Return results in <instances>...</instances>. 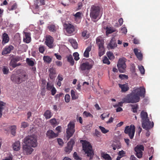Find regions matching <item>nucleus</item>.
Here are the masks:
<instances>
[{
	"label": "nucleus",
	"instance_id": "nucleus-1",
	"mask_svg": "<svg viewBox=\"0 0 160 160\" xmlns=\"http://www.w3.org/2000/svg\"><path fill=\"white\" fill-rule=\"evenodd\" d=\"M140 117L141 118L142 126L144 129L148 130L153 127V122H151L150 121L147 112L144 110L142 111L140 113Z\"/></svg>",
	"mask_w": 160,
	"mask_h": 160
},
{
	"label": "nucleus",
	"instance_id": "nucleus-2",
	"mask_svg": "<svg viewBox=\"0 0 160 160\" xmlns=\"http://www.w3.org/2000/svg\"><path fill=\"white\" fill-rule=\"evenodd\" d=\"M80 142L82 143L83 150L87 154V156L91 157L93 154V151L90 143L84 140H81Z\"/></svg>",
	"mask_w": 160,
	"mask_h": 160
},
{
	"label": "nucleus",
	"instance_id": "nucleus-3",
	"mask_svg": "<svg viewBox=\"0 0 160 160\" xmlns=\"http://www.w3.org/2000/svg\"><path fill=\"white\" fill-rule=\"evenodd\" d=\"M124 98L126 103H135L139 102L140 100V97L138 95H136L133 91L130 94L127 95Z\"/></svg>",
	"mask_w": 160,
	"mask_h": 160
},
{
	"label": "nucleus",
	"instance_id": "nucleus-4",
	"mask_svg": "<svg viewBox=\"0 0 160 160\" xmlns=\"http://www.w3.org/2000/svg\"><path fill=\"white\" fill-rule=\"evenodd\" d=\"M23 142L26 145L35 148L37 146V140L33 136H28L26 137L23 139Z\"/></svg>",
	"mask_w": 160,
	"mask_h": 160
},
{
	"label": "nucleus",
	"instance_id": "nucleus-5",
	"mask_svg": "<svg viewBox=\"0 0 160 160\" xmlns=\"http://www.w3.org/2000/svg\"><path fill=\"white\" fill-rule=\"evenodd\" d=\"M27 76L25 74L20 75L12 74L11 77L12 81L18 84H19L27 79Z\"/></svg>",
	"mask_w": 160,
	"mask_h": 160
},
{
	"label": "nucleus",
	"instance_id": "nucleus-6",
	"mask_svg": "<svg viewBox=\"0 0 160 160\" xmlns=\"http://www.w3.org/2000/svg\"><path fill=\"white\" fill-rule=\"evenodd\" d=\"M94 63V62L92 59H88L85 62L80 65V68L82 71L89 72L92 68Z\"/></svg>",
	"mask_w": 160,
	"mask_h": 160
},
{
	"label": "nucleus",
	"instance_id": "nucleus-7",
	"mask_svg": "<svg viewBox=\"0 0 160 160\" xmlns=\"http://www.w3.org/2000/svg\"><path fill=\"white\" fill-rule=\"evenodd\" d=\"M100 7L95 5L92 6L90 13V17L93 19H96L98 18L100 14Z\"/></svg>",
	"mask_w": 160,
	"mask_h": 160
},
{
	"label": "nucleus",
	"instance_id": "nucleus-8",
	"mask_svg": "<svg viewBox=\"0 0 160 160\" xmlns=\"http://www.w3.org/2000/svg\"><path fill=\"white\" fill-rule=\"evenodd\" d=\"M135 131V127L132 124L130 126H126L124 129V132L128 135L131 139L133 138Z\"/></svg>",
	"mask_w": 160,
	"mask_h": 160
},
{
	"label": "nucleus",
	"instance_id": "nucleus-9",
	"mask_svg": "<svg viewBox=\"0 0 160 160\" xmlns=\"http://www.w3.org/2000/svg\"><path fill=\"white\" fill-rule=\"evenodd\" d=\"M75 123L73 122H70L68 125L66 133L67 138L68 139L73 135L75 132Z\"/></svg>",
	"mask_w": 160,
	"mask_h": 160
},
{
	"label": "nucleus",
	"instance_id": "nucleus-10",
	"mask_svg": "<svg viewBox=\"0 0 160 160\" xmlns=\"http://www.w3.org/2000/svg\"><path fill=\"white\" fill-rule=\"evenodd\" d=\"M63 26L66 32L69 35L75 32V28L72 24L68 22H65Z\"/></svg>",
	"mask_w": 160,
	"mask_h": 160
},
{
	"label": "nucleus",
	"instance_id": "nucleus-11",
	"mask_svg": "<svg viewBox=\"0 0 160 160\" xmlns=\"http://www.w3.org/2000/svg\"><path fill=\"white\" fill-rule=\"evenodd\" d=\"M117 67L120 72L123 73L125 72L126 68V65L124 58L119 59L117 64Z\"/></svg>",
	"mask_w": 160,
	"mask_h": 160
},
{
	"label": "nucleus",
	"instance_id": "nucleus-12",
	"mask_svg": "<svg viewBox=\"0 0 160 160\" xmlns=\"http://www.w3.org/2000/svg\"><path fill=\"white\" fill-rule=\"evenodd\" d=\"M54 38L50 35H47L45 38L44 43L49 48H52L54 46Z\"/></svg>",
	"mask_w": 160,
	"mask_h": 160
},
{
	"label": "nucleus",
	"instance_id": "nucleus-13",
	"mask_svg": "<svg viewBox=\"0 0 160 160\" xmlns=\"http://www.w3.org/2000/svg\"><path fill=\"white\" fill-rule=\"evenodd\" d=\"M134 150L136 152V156L139 158H142V151L144 150V147L143 145H137L135 148Z\"/></svg>",
	"mask_w": 160,
	"mask_h": 160
},
{
	"label": "nucleus",
	"instance_id": "nucleus-14",
	"mask_svg": "<svg viewBox=\"0 0 160 160\" xmlns=\"http://www.w3.org/2000/svg\"><path fill=\"white\" fill-rule=\"evenodd\" d=\"M133 91L136 95H138L139 97H140L143 98L145 97L146 91L144 87H141L139 88H134Z\"/></svg>",
	"mask_w": 160,
	"mask_h": 160
},
{
	"label": "nucleus",
	"instance_id": "nucleus-15",
	"mask_svg": "<svg viewBox=\"0 0 160 160\" xmlns=\"http://www.w3.org/2000/svg\"><path fill=\"white\" fill-rule=\"evenodd\" d=\"M32 148L33 147L31 146L25 144H24L23 146L24 153L27 155L31 154L34 150Z\"/></svg>",
	"mask_w": 160,
	"mask_h": 160
},
{
	"label": "nucleus",
	"instance_id": "nucleus-16",
	"mask_svg": "<svg viewBox=\"0 0 160 160\" xmlns=\"http://www.w3.org/2000/svg\"><path fill=\"white\" fill-rule=\"evenodd\" d=\"M75 142L73 140H71L68 143L67 146L65 148V151L67 153H69L72 150L73 145Z\"/></svg>",
	"mask_w": 160,
	"mask_h": 160
},
{
	"label": "nucleus",
	"instance_id": "nucleus-17",
	"mask_svg": "<svg viewBox=\"0 0 160 160\" xmlns=\"http://www.w3.org/2000/svg\"><path fill=\"white\" fill-rule=\"evenodd\" d=\"M46 135L48 139H51L57 137L58 133H55L52 130H49L47 132Z\"/></svg>",
	"mask_w": 160,
	"mask_h": 160
},
{
	"label": "nucleus",
	"instance_id": "nucleus-18",
	"mask_svg": "<svg viewBox=\"0 0 160 160\" xmlns=\"http://www.w3.org/2000/svg\"><path fill=\"white\" fill-rule=\"evenodd\" d=\"M14 47L12 45L6 46L2 52V55L8 54L10 53L11 51L13 50Z\"/></svg>",
	"mask_w": 160,
	"mask_h": 160
},
{
	"label": "nucleus",
	"instance_id": "nucleus-19",
	"mask_svg": "<svg viewBox=\"0 0 160 160\" xmlns=\"http://www.w3.org/2000/svg\"><path fill=\"white\" fill-rule=\"evenodd\" d=\"M117 46L116 39L115 38H113L111 40L110 43L108 45L107 47L109 49H112L116 47Z\"/></svg>",
	"mask_w": 160,
	"mask_h": 160
},
{
	"label": "nucleus",
	"instance_id": "nucleus-20",
	"mask_svg": "<svg viewBox=\"0 0 160 160\" xmlns=\"http://www.w3.org/2000/svg\"><path fill=\"white\" fill-rule=\"evenodd\" d=\"M118 85L121 89L122 92H126L129 90V87L128 85V84L127 83L123 84L119 83Z\"/></svg>",
	"mask_w": 160,
	"mask_h": 160
},
{
	"label": "nucleus",
	"instance_id": "nucleus-21",
	"mask_svg": "<svg viewBox=\"0 0 160 160\" xmlns=\"http://www.w3.org/2000/svg\"><path fill=\"white\" fill-rule=\"evenodd\" d=\"M12 148L15 151H19L21 148L20 142L18 141H15L12 144Z\"/></svg>",
	"mask_w": 160,
	"mask_h": 160
},
{
	"label": "nucleus",
	"instance_id": "nucleus-22",
	"mask_svg": "<svg viewBox=\"0 0 160 160\" xmlns=\"http://www.w3.org/2000/svg\"><path fill=\"white\" fill-rule=\"evenodd\" d=\"M96 42L98 48L104 47V41L101 37H98L96 39Z\"/></svg>",
	"mask_w": 160,
	"mask_h": 160
},
{
	"label": "nucleus",
	"instance_id": "nucleus-23",
	"mask_svg": "<svg viewBox=\"0 0 160 160\" xmlns=\"http://www.w3.org/2000/svg\"><path fill=\"white\" fill-rule=\"evenodd\" d=\"M31 40L30 35L29 33L24 32V36L23 37V41L27 43H29Z\"/></svg>",
	"mask_w": 160,
	"mask_h": 160
},
{
	"label": "nucleus",
	"instance_id": "nucleus-24",
	"mask_svg": "<svg viewBox=\"0 0 160 160\" xmlns=\"http://www.w3.org/2000/svg\"><path fill=\"white\" fill-rule=\"evenodd\" d=\"M133 51L135 55L138 60H142V55L140 51L139 52L137 48H134Z\"/></svg>",
	"mask_w": 160,
	"mask_h": 160
},
{
	"label": "nucleus",
	"instance_id": "nucleus-25",
	"mask_svg": "<svg viewBox=\"0 0 160 160\" xmlns=\"http://www.w3.org/2000/svg\"><path fill=\"white\" fill-rule=\"evenodd\" d=\"M2 43L3 44H5L8 42L9 41V38L7 34L6 33H4L2 34Z\"/></svg>",
	"mask_w": 160,
	"mask_h": 160
},
{
	"label": "nucleus",
	"instance_id": "nucleus-26",
	"mask_svg": "<svg viewBox=\"0 0 160 160\" xmlns=\"http://www.w3.org/2000/svg\"><path fill=\"white\" fill-rule=\"evenodd\" d=\"M48 28L50 32L54 33L56 32L57 30V26L54 24L49 25L48 27Z\"/></svg>",
	"mask_w": 160,
	"mask_h": 160
},
{
	"label": "nucleus",
	"instance_id": "nucleus-27",
	"mask_svg": "<svg viewBox=\"0 0 160 160\" xmlns=\"http://www.w3.org/2000/svg\"><path fill=\"white\" fill-rule=\"evenodd\" d=\"M49 76L51 79H53L55 77L56 70L53 68H50L49 70Z\"/></svg>",
	"mask_w": 160,
	"mask_h": 160
},
{
	"label": "nucleus",
	"instance_id": "nucleus-28",
	"mask_svg": "<svg viewBox=\"0 0 160 160\" xmlns=\"http://www.w3.org/2000/svg\"><path fill=\"white\" fill-rule=\"evenodd\" d=\"M91 46H88L86 49L84 53V56L86 58H88L89 57V52L91 50Z\"/></svg>",
	"mask_w": 160,
	"mask_h": 160
},
{
	"label": "nucleus",
	"instance_id": "nucleus-29",
	"mask_svg": "<svg viewBox=\"0 0 160 160\" xmlns=\"http://www.w3.org/2000/svg\"><path fill=\"white\" fill-rule=\"evenodd\" d=\"M71 96L72 100H75L78 98V93L76 92L73 90L71 91Z\"/></svg>",
	"mask_w": 160,
	"mask_h": 160
},
{
	"label": "nucleus",
	"instance_id": "nucleus-30",
	"mask_svg": "<svg viewBox=\"0 0 160 160\" xmlns=\"http://www.w3.org/2000/svg\"><path fill=\"white\" fill-rule=\"evenodd\" d=\"M44 116L46 119H48L52 116L51 112L49 110H46L44 113Z\"/></svg>",
	"mask_w": 160,
	"mask_h": 160
},
{
	"label": "nucleus",
	"instance_id": "nucleus-31",
	"mask_svg": "<svg viewBox=\"0 0 160 160\" xmlns=\"http://www.w3.org/2000/svg\"><path fill=\"white\" fill-rule=\"evenodd\" d=\"M43 59L44 62L48 63H50L52 60V58L48 56H44Z\"/></svg>",
	"mask_w": 160,
	"mask_h": 160
},
{
	"label": "nucleus",
	"instance_id": "nucleus-32",
	"mask_svg": "<svg viewBox=\"0 0 160 160\" xmlns=\"http://www.w3.org/2000/svg\"><path fill=\"white\" fill-rule=\"evenodd\" d=\"M81 13L80 12H77L74 15L75 17V20L78 23H79L80 21H78V20H80L81 18Z\"/></svg>",
	"mask_w": 160,
	"mask_h": 160
},
{
	"label": "nucleus",
	"instance_id": "nucleus-33",
	"mask_svg": "<svg viewBox=\"0 0 160 160\" xmlns=\"http://www.w3.org/2000/svg\"><path fill=\"white\" fill-rule=\"evenodd\" d=\"M6 103L2 101H0V118L1 117L2 115V111L5 108Z\"/></svg>",
	"mask_w": 160,
	"mask_h": 160
},
{
	"label": "nucleus",
	"instance_id": "nucleus-34",
	"mask_svg": "<svg viewBox=\"0 0 160 160\" xmlns=\"http://www.w3.org/2000/svg\"><path fill=\"white\" fill-rule=\"evenodd\" d=\"M105 52L104 47L98 48V55L99 57L102 56L104 54Z\"/></svg>",
	"mask_w": 160,
	"mask_h": 160
},
{
	"label": "nucleus",
	"instance_id": "nucleus-35",
	"mask_svg": "<svg viewBox=\"0 0 160 160\" xmlns=\"http://www.w3.org/2000/svg\"><path fill=\"white\" fill-rule=\"evenodd\" d=\"M69 41L74 49L77 48L78 47V43L75 40L73 39H70L69 40Z\"/></svg>",
	"mask_w": 160,
	"mask_h": 160
},
{
	"label": "nucleus",
	"instance_id": "nucleus-36",
	"mask_svg": "<svg viewBox=\"0 0 160 160\" xmlns=\"http://www.w3.org/2000/svg\"><path fill=\"white\" fill-rule=\"evenodd\" d=\"M67 61L70 63L71 65H73L74 63V61L72 56L70 55L67 57Z\"/></svg>",
	"mask_w": 160,
	"mask_h": 160
},
{
	"label": "nucleus",
	"instance_id": "nucleus-37",
	"mask_svg": "<svg viewBox=\"0 0 160 160\" xmlns=\"http://www.w3.org/2000/svg\"><path fill=\"white\" fill-rule=\"evenodd\" d=\"M103 158L106 160H111L112 158L110 155L107 153H103L102 154Z\"/></svg>",
	"mask_w": 160,
	"mask_h": 160
},
{
	"label": "nucleus",
	"instance_id": "nucleus-38",
	"mask_svg": "<svg viewBox=\"0 0 160 160\" xmlns=\"http://www.w3.org/2000/svg\"><path fill=\"white\" fill-rule=\"evenodd\" d=\"M11 65L12 66L13 68H15L17 66L20 65V64H17L16 62L13 59L11 60L10 62Z\"/></svg>",
	"mask_w": 160,
	"mask_h": 160
},
{
	"label": "nucleus",
	"instance_id": "nucleus-39",
	"mask_svg": "<svg viewBox=\"0 0 160 160\" xmlns=\"http://www.w3.org/2000/svg\"><path fill=\"white\" fill-rule=\"evenodd\" d=\"M130 105L132 107V112L134 113L137 112L138 108V105L137 104L135 105L131 104Z\"/></svg>",
	"mask_w": 160,
	"mask_h": 160
},
{
	"label": "nucleus",
	"instance_id": "nucleus-40",
	"mask_svg": "<svg viewBox=\"0 0 160 160\" xmlns=\"http://www.w3.org/2000/svg\"><path fill=\"white\" fill-rule=\"evenodd\" d=\"M26 62L28 65L32 67L34 65V63L33 61L29 58H27Z\"/></svg>",
	"mask_w": 160,
	"mask_h": 160
},
{
	"label": "nucleus",
	"instance_id": "nucleus-41",
	"mask_svg": "<svg viewBox=\"0 0 160 160\" xmlns=\"http://www.w3.org/2000/svg\"><path fill=\"white\" fill-rule=\"evenodd\" d=\"M45 50V48L44 46L40 45L38 48L39 52L41 53H43Z\"/></svg>",
	"mask_w": 160,
	"mask_h": 160
},
{
	"label": "nucleus",
	"instance_id": "nucleus-42",
	"mask_svg": "<svg viewBox=\"0 0 160 160\" xmlns=\"http://www.w3.org/2000/svg\"><path fill=\"white\" fill-rule=\"evenodd\" d=\"M2 71L4 74H8L9 72V69L7 67L3 66L2 69Z\"/></svg>",
	"mask_w": 160,
	"mask_h": 160
},
{
	"label": "nucleus",
	"instance_id": "nucleus-43",
	"mask_svg": "<svg viewBox=\"0 0 160 160\" xmlns=\"http://www.w3.org/2000/svg\"><path fill=\"white\" fill-rule=\"evenodd\" d=\"M16 129V127L15 126H13L11 127V133L12 134L13 136H15V135Z\"/></svg>",
	"mask_w": 160,
	"mask_h": 160
},
{
	"label": "nucleus",
	"instance_id": "nucleus-44",
	"mask_svg": "<svg viewBox=\"0 0 160 160\" xmlns=\"http://www.w3.org/2000/svg\"><path fill=\"white\" fill-rule=\"evenodd\" d=\"M107 55L110 59L112 60L114 59V57L112 52H108Z\"/></svg>",
	"mask_w": 160,
	"mask_h": 160
},
{
	"label": "nucleus",
	"instance_id": "nucleus-45",
	"mask_svg": "<svg viewBox=\"0 0 160 160\" xmlns=\"http://www.w3.org/2000/svg\"><path fill=\"white\" fill-rule=\"evenodd\" d=\"M99 128L101 130L102 132L103 133L105 134L109 132V130H108L106 129L104 127H103L99 126Z\"/></svg>",
	"mask_w": 160,
	"mask_h": 160
},
{
	"label": "nucleus",
	"instance_id": "nucleus-46",
	"mask_svg": "<svg viewBox=\"0 0 160 160\" xmlns=\"http://www.w3.org/2000/svg\"><path fill=\"white\" fill-rule=\"evenodd\" d=\"M138 69L142 74H144L145 73V69L142 66H138Z\"/></svg>",
	"mask_w": 160,
	"mask_h": 160
},
{
	"label": "nucleus",
	"instance_id": "nucleus-47",
	"mask_svg": "<svg viewBox=\"0 0 160 160\" xmlns=\"http://www.w3.org/2000/svg\"><path fill=\"white\" fill-rule=\"evenodd\" d=\"M106 33L107 34L111 33L115 31L114 30L111 28H109L107 27L106 28Z\"/></svg>",
	"mask_w": 160,
	"mask_h": 160
},
{
	"label": "nucleus",
	"instance_id": "nucleus-48",
	"mask_svg": "<svg viewBox=\"0 0 160 160\" xmlns=\"http://www.w3.org/2000/svg\"><path fill=\"white\" fill-rule=\"evenodd\" d=\"M73 56L74 57V59L76 61H78L79 59V54L77 52H75L73 53Z\"/></svg>",
	"mask_w": 160,
	"mask_h": 160
},
{
	"label": "nucleus",
	"instance_id": "nucleus-49",
	"mask_svg": "<svg viewBox=\"0 0 160 160\" xmlns=\"http://www.w3.org/2000/svg\"><path fill=\"white\" fill-rule=\"evenodd\" d=\"M64 99L65 101L66 102L68 103L69 102L70 99V95L68 94H66L65 96Z\"/></svg>",
	"mask_w": 160,
	"mask_h": 160
},
{
	"label": "nucleus",
	"instance_id": "nucleus-50",
	"mask_svg": "<svg viewBox=\"0 0 160 160\" xmlns=\"http://www.w3.org/2000/svg\"><path fill=\"white\" fill-rule=\"evenodd\" d=\"M125 100H126L124 98H122V101L119 102L118 103V107H122L123 103H126V102H125Z\"/></svg>",
	"mask_w": 160,
	"mask_h": 160
},
{
	"label": "nucleus",
	"instance_id": "nucleus-51",
	"mask_svg": "<svg viewBox=\"0 0 160 160\" xmlns=\"http://www.w3.org/2000/svg\"><path fill=\"white\" fill-rule=\"evenodd\" d=\"M28 125L29 124L27 122H22L21 123V127L23 128H25L28 127Z\"/></svg>",
	"mask_w": 160,
	"mask_h": 160
},
{
	"label": "nucleus",
	"instance_id": "nucleus-52",
	"mask_svg": "<svg viewBox=\"0 0 160 160\" xmlns=\"http://www.w3.org/2000/svg\"><path fill=\"white\" fill-rule=\"evenodd\" d=\"M103 63L107 64L108 65H109L110 64V62L109 61L108 59L106 57H105L103 59Z\"/></svg>",
	"mask_w": 160,
	"mask_h": 160
},
{
	"label": "nucleus",
	"instance_id": "nucleus-53",
	"mask_svg": "<svg viewBox=\"0 0 160 160\" xmlns=\"http://www.w3.org/2000/svg\"><path fill=\"white\" fill-rule=\"evenodd\" d=\"M53 87V85L48 82L47 84V89L48 90H51Z\"/></svg>",
	"mask_w": 160,
	"mask_h": 160
},
{
	"label": "nucleus",
	"instance_id": "nucleus-54",
	"mask_svg": "<svg viewBox=\"0 0 160 160\" xmlns=\"http://www.w3.org/2000/svg\"><path fill=\"white\" fill-rule=\"evenodd\" d=\"M50 123L52 125H56L57 121L55 118H53L51 119L50 121Z\"/></svg>",
	"mask_w": 160,
	"mask_h": 160
},
{
	"label": "nucleus",
	"instance_id": "nucleus-55",
	"mask_svg": "<svg viewBox=\"0 0 160 160\" xmlns=\"http://www.w3.org/2000/svg\"><path fill=\"white\" fill-rule=\"evenodd\" d=\"M119 77L121 79H128V76L124 74H120Z\"/></svg>",
	"mask_w": 160,
	"mask_h": 160
},
{
	"label": "nucleus",
	"instance_id": "nucleus-56",
	"mask_svg": "<svg viewBox=\"0 0 160 160\" xmlns=\"http://www.w3.org/2000/svg\"><path fill=\"white\" fill-rule=\"evenodd\" d=\"M17 8V5L15 3L12 6L11 8H8V9L9 11H11L15 10Z\"/></svg>",
	"mask_w": 160,
	"mask_h": 160
},
{
	"label": "nucleus",
	"instance_id": "nucleus-57",
	"mask_svg": "<svg viewBox=\"0 0 160 160\" xmlns=\"http://www.w3.org/2000/svg\"><path fill=\"white\" fill-rule=\"evenodd\" d=\"M83 114L85 115L86 117H93V116L92 114H91L90 113L88 112H87L86 111H84L83 112Z\"/></svg>",
	"mask_w": 160,
	"mask_h": 160
},
{
	"label": "nucleus",
	"instance_id": "nucleus-58",
	"mask_svg": "<svg viewBox=\"0 0 160 160\" xmlns=\"http://www.w3.org/2000/svg\"><path fill=\"white\" fill-rule=\"evenodd\" d=\"M73 157L74 159L76 160H79L80 159L79 157L78 156L77 153L76 152H75L73 154Z\"/></svg>",
	"mask_w": 160,
	"mask_h": 160
},
{
	"label": "nucleus",
	"instance_id": "nucleus-59",
	"mask_svg": "<svg viewBox=\"0 0 160 160\" xmlns=\"http://www.w3.org/2000/svg\"><path fill=\"white\" fill-rule=\"evenodd\" d=\"M87 31H84L82 33V36L83 37H86V38H88V35L87 34Z\"/></svg>",
	"mask_w": 160,
	"mask_h": 160
},
{
	"label": "nucleus",
	"instance_id": "nucleus-60",
	"mask_svg": "<svg viewBox=\"0 0 160 160\" xmlns=\"http://www.w3.org/2000/svg\"><path fill=\"white\" fill-rule=\"evenodd\" d=\"M95 134L97 137H99L101 135V133L96 129L95 130Z\"/></svg>",
	"mask_w": 160,
	"mask_h": 160
},
{
	"label": "nucleus",
	"instance_id": "nucleus-61",
	"mask_svg": "<svg viewBox=\"0 0 160 160\" xmlns=\"http://www.w3.org/2000/svg\"><path fill=\"white\" fill-rule=\"evenodd\" d=\"M121 31L122 33L126 34L127 32V30L126 28L125 27H123L121 29Z\"/></svg>",
	"mask_w": 160,
	"mask_h": 160
},
{
	"label": "nucleus",
	"instance_id": "nucleus-62",
	"mask_svg": "<svg viewBox=\"0 0 160 160\" xmlns=\"http://www.w3.org/2000/svg\"><path fill=\"white\" fill-rule=\"evenodd\" d=\"M56 92V90L55 88L53 87L51 90V94L52 95H54Z\"/></svg>",
	"mask_w": 160,
	"mask_h": 160
},
{
	"label": "nucleus",
	"instance_id": "nucleus-63",
	"mask_svg": "<svg viewBox=\"0 0 160 160\" xmlns=\"http://www.w3.org/2000/svg\"><path fill=\"white\" fill-rule=\"evenodd\" d=\"M58 144L61 146L63 144V140L61 138H58Z\"/></svg>",
	"mask_w": 160,
	"mask_h": 160
},
{
	"label": "nucleus",
	"instance_id": "nucleus-64",
	"mask_svg": "<svg viewBox=\"0 0 160 160\" xmlns=\"http://www.w3.org/2000/svg\"><path fill=\"white\" fill-rule=\"evenodd\" d=\"M56 65L58 66L61 67L62 65V63L61 62L59 61H57L56 62Z\"/></svg>",
	"mask_w": 160,
	"mask_h": 160
}]
</instances>
